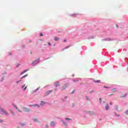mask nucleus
<instances>
[{
    "instance_id": "obj_43",
    "label": "nucleus",
    "mask_w": 128,
    "mask_h": 128,
    "mask_svg": "<svg viewBox=\"0 0 128 128\" xmlns=\"http://www.w3.org/2000/svg\"><path fill=\"white\" fill-rule=\"evenodd\" d=\"M86 100H88V96L86 97Z\"/></svg>"
},
{
    "instance_id": "obj_4",
    "label": "nucleus",
    "mask_w": 128,
    "mask_h": 128,
    "mask_svg": "<svg viewBox=\"0 0 128 128\" xmlns=\"http://www.w3.org/2000/svg\"><path fill=\"white\" fill-rule=\"evenodd\" d=\"M54 85L55 86L57 87V86H60V82H55L54 83Z\"/></svg>"
},
{
    "instance_id": "obj_23",
    "label": "nucleus",
    "mask_w": 128,
    "mask_h": 128,
    "mask_svg": "<svg viewBox=\"0 0 128 128\" xmlns=\"http://www.w3.org/2000/svg\"><path fill=\"white\" fill-rule=\"evenodd\" d=\"M14 108H16V110H18V107L16 106V105H14Z\"/></svg>"
},
{
    "instance_id": "obj_28",
    "label": "nucleus",
    "mask_w": 128,
    "mask_h": 128,
    "mask_svg": "<svg viewBox=\"0 0 128 128\" xmlns=\"http://www.w3.org/2000/svg\"><path fill=\"white\" fill-rule=\"evenodd\" d=\"M21 126H26V124L22 123V124H21Z\"/></svg>"
},
{
    "instance_id": "obj_6",
    "label": "nucleus",
    "mask_w": 128,
    "mask_h": 128,
    "mask_svg": "<svg viewBox=\"0 0 128 128\" xmlns=\"http://www.w3.org/2000/svg\"><path fill=\"white\" fill-rule=\"evenodd\" d=\"M54 40H56V42H57L58 40H60V38H58V37H54Z\"/></svg>"
},
{
    "instance_id": "obj_25",
    "label": "nucleus",
    "mask_w": 128,
    "mask_h": 128,
    "mask_svg": "<svg viewBox=\"0 0 128 128\" xmlns=\"http://www.w3.org/2000/svg\"><path fill=\"white\" fill-rule=\"evenodd\" d=\"M40 36H44V34L41 33V34H40Z\"/></svg>"
},
{
    "instance_id": "obj_7",
    "label": "nucleus",
    "mask_w": 128,
    "mask_h": 128,
    "mask_svg": "<svg viewBox=\"0 0 128 128\" xmlns=\"http://www.w3.org/2000/svg\"><path fill=\"white\" fill-rule=\"evenodd\" d=\"M66 84H64L62 87V90H66Z\"/></svg>"
},
{
    "instance_id": "obj_13",
    "label": "nucleus",
    "mask_w": 128,
    "mask_h": 128,
    "mask_svg": "<svg viewBox=\"0 0 128 128\" xmlns=\"http://www.w3.org/2000/svg\"><path fill=\"white\" fill-rule=\"evenodd\" d=\"M126 94H124L122 96H121V98H126Z\"/></svg>"
},
{
    "instance_id": "obj_34",
    "label": "nucleus",
    "mask_w": 128,
    "mask_h": 128,
    "mask_svg": "<svg viewBox=\"0 0 128 128\" xmlns=\"http://www.w3.org/2000/svg\"><path fill=\"white\" fill-rule=\"evenodd\" d=\"M104 40H108V39L105 38L104 39Z\"/></svg>"
},
{
    "instance_id": "obj_12",
    "label": "nucleus",
    "mask_w": 128,
    "mask_h": 128,
    "mask_svg": "<svg viewBox=\"0 0 128 128\" xmlns=\"http://www.w3.org/2000/svg\"><path fill=\"white\" fill-rule=\"evenodd\" d=\"M38 88H36V90L32 92V93L33 94L34 92H38Z\"/></svg>"
},
{
    "instance_id": "obj_22",
    "label": "nucleus",
    "mask_w": 128,
    "mask_h": 128,
    "mask_svg": "<svg viewBox=\"0 0 128 128\" xmlns=\"http://www.w3.org/2000/svg\"><path fill=\"white\" fill-rule=\"evenodd\" d=\"M115 108H116V110H118V106H115Z\"/></svg>"
},
{
    "instance_id": "obj_27",
    "label": "nucleus",
    "mask_w": 128,
    "mask_h": 128,
    "mask_svg": "<svg viewBox=\"0 0 128 128\" xmlns=\"http://www.w3.org/2000/svg\"><path fill=\"white\" fill-rule=\"evenodd\" d=\"M116 88L112 89V92H116Z\"/></svg>"
},
{
    "instance_id": "obj_16",
    "label": "nucleus",
    "mask_w": 128,
    "mask_h": 128,
    "mask_svg": "<svg viewBox=\"0 0 128 128\" xmlns=\"http://www.w3.org/2000/svg\"><path fill=\"white\" fill-rule=\"evenodd\" d=\"M44 102L42 101L40 103V105L41 106H44Z\"/></svg>"
},
{
    "instance_id": "obj_15",
    "label": "nucleus",
    "mask_w": 128,
    "mask_h": 128,
    "mask_svg": "<svg viewBox=\"0 0 128 128\" xmlns=\"http://www.w3.org/2000/svg\"><path fill=\"white\" fill-rule=\"evenodd\" d=\"M34 122H38V119H37V118H34Z\"/></svg>"
},
{
    "instance_id": "obj_11",
    "label": "nucleus",
    "mask_w": 128,
    "mask_h": 128,
    "mask_svg": "<svg viewBox=\"0 0 128 128\" xmlns=\"http://www.w3.org/2000/svg\"><path fill=\"white\" fill-rule=\"evenodd\" d=\"M30 106H40L37 104H35L34 105H30Z\"/></svg>"
},
{
    "instance_id": "obj_37",
    "label": "nucleus",
    "mask_w": 128,
    "mask_h": 128,
    "mask_svg": "<svg viewBox=\"0 0 128 128\" xmlns=\"http://www.w3.org/2000/svg\"><path fill=\"white\" fill-rule=\"evenodd\" d=\"M18 112H22V111L20 110H18Z\"/></svg>"
},
{
    "instance_id": "obj_19",
    "label": "nucleus",
    "mask_w": 128,
    "mask_h": 128,
    "mask_svg": "<svg viewBox=\"0 0 128 128\" xmlns=\"http://www.w3.org/2000/svg\"><path fill=\"white\" fill-rule=\"evenodd\" d=\"M26 76H28V74H26V75H25V76H22V77L21 78H26Z\"/></svg>"
},
{
    "instance_id": "obj_26",
    "label": "nucleus",
    "mask_w": 128,
    "mask_h": 128,
    "mask_svg": "<svg viewBox=\"0 0 128 128\" xmlns=\"http://www.w3.org/2000/svg\"><path fill=\"white\" fill-rule=\"evenodd\" d=\"M20 66V64H18L16 65V68H18Z\"/></svg>"
},
{
    "instance_id": "obj_21",
    "label": "nucleus",
    "mask_w": 128,
    "mask_h": 128,
    "mask_svg": "<svg viewBox=\"0 0 128 128\" xmlns=\"http://www.w3.org/2000/svg\"><path fill=\"white\" fill-rule=\"evenodd\" d=\"M94 82H100V80H94Z\"/></svg>"
},
{
    "instance_id": "obj_10",
    "label": "nucleus",
    "mask_w": 128,
    "mask_h": 128,
    "mask_svg": "<svg viewBox=\"0 0 128 128\" xmlns=\"http://www.w3.org/2000/svg\"><path fill=\"white\" fill-rule=\"evenodd\" d=\"M70 46H66L64 48V49L62 50H66V48H70Z\"/></svg>"
},
{
    "instance_id": "obj_41",
    "label": "nucleus",
    "mask_w": 128,
    "mask_h": 128,
    "mask_svg": "<svg viewBox=\"0 0 128 128\" xmlns=\"http://www.w3.org/2000/svg\"><path fill=\"white\" fill-rule=\"evenodd\" d=\"M110 106H112V103L110 102Z\"/></svg>"
},
{
    "instance_id": "obj_20",
    "label": "nucleus",
    "mask_w": 128,
    "mask_h": 128,
    "mask_svg": "<svg viewBox=\"0 0 128 128\" xmlns=\"http://www.w3.org/2000/svg\"><path fill=\"white\" fill-rule=\"evenodd\" d=\"M26 76H28V74H26V75H25V76H22V77L21 78H26Z\"/></svg>"
},
{
    "instance_id": "obj_29",
    "label": "nucleus",
    "mask_w": 128,
    "mask_h": 128,
    "mask_svg": "<svg viewBox=\"0 0 128 128\" xmlns=\"http://www.w3.org/2000/svg\"><path fill=\"white\" fill-rule=\"evenodd\" d=\"M12 114L13 116H16V114H14V112H12Z\"/></svg>"
},
{
    "instance_id": "obj_39",
    "label": "nucleus",
    "mask_w": 128,
    "mask_h": 128,
    "mask_svg": "<svg viewBox=\"0 0 128 128\" xmlns=\"http://www.w3.org/2000/svg\"><path fill=\"white\" fill-rule=\"evenodd\" d=\"M26 86V85L24 84V86H22V88Z\"/></svg>"
},
{
    "instance_id": "obj_14",
    "label": "nucleus",
    "mask_w": 128,
    "mask_h": 128,
    "mask_svg": "<svg viewBox=\"0 0 128 128\" xmlns=\"http://www.w3.org/2000/svg\"><path fill=\"white\" fill-rule=\"evenodd\" d=\"M66 120H72V118H65Z\"/></svg>"
},
{
    "instance_id": "obj_30",
    "label": "nucleus",
    "mask_w": 128,
    "mask_h": 128,
    "mask_svg": "<svg viewBox=\"0 0 128 128\" xmlns=\"http://www.w3.org/2000/svg\"><path fill=\"white\" fill-rule=\"evenodd\" d=\"M0 122H4V121L2 120H0Z\"/></svg>"
},
{
    "instance_id": "obj_24",
    "label": "nucleus",
    "mask_w": 128,
    "mask_h": 128,
    "mask_svg": "<svg viewBox=\"0 0 128 128\" xmlns=\"http://www.w3.org/2000/svg\"><path fill=\"white\" fill-rule=\"evenodd\" d=\"M125 114L128 116V110H126V112H125Z\"/></svg>"
},
{
    "instance_id": "obj_45",
    "label": "nucleus",
    "mask_w": 128,
    "mask_h": 128,
    "mask_svg": "<svg viewBox=\"0 0 128 128\" xmlns=\"http://www.w3.org/2000/svg\"><path fill=\"white\" fill-rule=\"evenodd\" d=\"M10 54V56H11V54H12V53H10V54Z\"/></svg>"
},
{
    "instance_id": "obj_44",
    "label": "nucleus",
    "mask_w": 128,
    "mask_h": 128,
    "mask_svg": "<svg viewBox=\"0 0 128 128\" xmlns=\"http://www.w3.org/2000/svg\"><path fill=\"white\" fill-rule=\"evenodd\" d=\"M91 114H94V112H92V113Z\"/></svg>"
},
{
    "instance_id": "obj_3",
    "label": "nucleus",
    "mask_w": 128,
    "mask_h": 128,
    "mask_svg": "<svg viewBox=\"0 0 128 128\" xmlns=\"http://www.w3.org/2000/svg\"><path fill=\"white\" fill-rule=\"evenodd\" d=\"M38 60L40 59H38V60H35L34 61L32 62V66H36V64H38V62H40V60Z\"/></svg>"
},
{
    "instance_id": "obj_32",
    "label": "nucleus",
    "mask_w": 128,
    "mask_h": 128,
    "mask_svg": "<svg viewBox=\"0 0 128 128\" xmlns=\"http://www.w3.org/2000/svg\"><path fill=\"white\" fill-rule=\"evenodd\" d=\"M100 102H102V98H100Z\"/></svg>"
},
{
    "instance_id": "obj_18",
    "label": "nucleus",
    "mask_w": 128,
    "mask_h": 128,
    "mask_svg": "<svg viewBox=\"0 0 128 128\" xmlns=\"http://www.w3.org/2000/svg\"><path fill=\"white\" fill-rule=\"evenodd\" d=\"M105 108H106V110H108V105L105 106Z\"/></svg>"
},
{
    "instance_id": "obj_40",
    "label": "nucleus",
    "mask_w": 128,
    "mask_h": 128,
    "mask_svg": "<svg viewBox=\"0 0 128 128\" xmlns=\"http://www.w3.org/2000/svg\"><path fill=\"white\" fill-rule=\"evenodd\" d=\"M64 42H66V40H64Z\"/></svg>"
},
{
    "instance_id": "obj_17",
    "label": "nucleus",
    "mask_w": 128,
    "mask_h": 128,
    "mask_svg": "<svg viewBox=\"0 0 128 128\" xmlns=\"http://www.w3.org/2000/svg\"><path fill=\"white\" fill-rule=\"evenodd\" d=\"M62 122L65 126H68V124L66 123L64 120H62Z\"/></svg>"
},
{
    "instance_id": "obj_35",
    "label": "nucleus",
    "mask_w": 128,
    "mask_h": 128,
    "mask_svg": "<svg viewBox=\"0 0 128 128\" xmlns=\"http://www.w3.org/2000/svg\"><path fill=\"white\" fill-rule=\"evenodd\" d=\"M20 82V81H17L16 82V84H18V82Z\"/></svg>"
},
{
    "instance_id": "obj_8",
    "label": "nucleus",
    "mask_w": 128,
    "mask_h": 128,
    "mask_svg": "<svg viewBox=\"0 0 128 128\" xmlns=\"http://www.w3.org/2000/svg\"><path fill=\"white\" fill-rule=\"evenodd\" d=\"M55 124H56V122H52L50 123L51 126H54Z\"/></svg>"
},
{
    "instance_id": "obj_2",
    "label": "nucleus",
    "mask_w": 128,
    "mask_h": 128,
    "mask_svg": "<svg viewBox=\"0 0 128 128\" xmlns=\"http://www.w3.org/2000/svg\"><path fill=\"white\" fill-rule=\"evenodd\" d=\"M23 110H24L25 112H30V108H26V107L23 108Z\"/></svg>"
},
{
    "instance_id": "obj_31",
    "label": "nucleus",
    "mask_w": 128,
    "mask_h": 128,
    "mask_svg": "<svg viewBox=\"0 0 128 128\" xmlns=\"http://www.w3.org/2000/svg\"><path fill=\"white\" fill-rule=\"evenodd\" d=\"M26 90V87L24 88V90Z\"/></svg>"
},
{
    "instance_id": "obj_9",
    "label": "nucleus",
    "mask_w": 128,
    "mask_h": 128,
    "mask_svg": "<svg viewBox=\"0 0 128 128\" xmlns=\"http://www.w3.org/2000/svg\"><path fill=\"white\" fill-rule=\"evenodd\" d=\"M28 72V70H26L22 72L20 74V75L22 76V75L24 74H25V72Z\"/></svg>"
},
{
    "instance_id": "obj_36",
    "label": "nucleus",
    "mask_w": 128,
    "mask_h": 128,
    "mask_svg": "<svg viewBox=\"0 0 128 128\" xmlns=\"http://www.w3.org/2000/svg\"><path fill=\"white\" fill-rule=\"evenodd\" d=\"M94 92V90H92V91H90V93L92 94Z\"/></svg>"
},
{
    "instance_id": "obj_5",
    "label": "nucleus",
    "mask_w": 128,
    "mask_h": 128,
    "mask_svg": "<svg viewBox=\"0 0 128 128\" xmlns=\"http://www.w3.org/2000/svg\"><path fill=\"white\" fill-rule=\"evenodd\" d=\"M52 92V90H48V92H46L45 94L46 96H48V95L50 94V92Z\"/></svg>"
},
{
    "instance_id": "obj_38",
    "label": "nucleus",
    "mask_w": 128,
    "mask_h": 128,
    "mask_svg": "<svg viewBox=\"0 0 128 128\" xmlns=\"http://www.w3.org/2000/svg\"><path fill=\"white\" fill-rule=\"evenodd\" d=\"M48 44L49 45V46H50V42H48Z\"/></svg>"
},
{
    "instance_id": "obj_33",
    "label": "nucleus",
    "mask_w": 128,
    "mask_h": 128,
    "mask_svg": "<svg viewBox=\"0 0 128 128\" xmlns=\"http://www.w3.org/2000/svg\"><path fill=\"white\" fill-rule=\"evenodd\" d=\"M116 116H120L118 114H116Z\"/></svg>"
},
{
    "instance_id": "obj_1",
    "label": "nucleus",
    "mask_w": 128,
    "mask_h": 128,
    "mask_svg": "<svg viewBox=\"0 0 128 128\" xmlns=\"http://www.w3.org/2000/svg\"><path fill=\"white\" fill-rule=\"evenodd\" d=\"M0 111L1 112L2 114H6V116H8V113L7 112L6 110H4V109L0 107Z\"/></svg>"
},
{
    "instance_id": "obj_42",
    "label": "nucleus",
    "mask_w": 128,
    "mask_h": 128,
    "mask_svg": "<svg viewBox=\"0 0 128 128\" xmlns=\"http://www.w3.org/2000/svg\"><path fill=\"white\" fill-rule=\"evenodd\" d=\"M46 128H48V125H46Z\"/></svg>"
},
{
    "instance_id": "obj_46",
    "label": "nucleus",
    "mask_w": 128,
    "mask_h": 128,
    "mask_svg": "<svg viewBox=\"0 0 128 128\" xmlns=\"http://www.w3.org/2000/svg\"><path fill=\"white\" fill-rule=\"evenodd\" d=\"M74 82H78V80H74Z\"/></svg>"
}]
</instances>
